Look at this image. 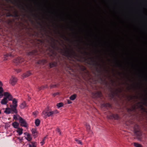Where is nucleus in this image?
<instances>
[{"instance_id": "nucleus-8", "label": "nucleus", "mask_w": 147, "mask_h": 147, "mask_svg": "<svg viewBox=\"0 0 147 147\" xmlns=\"http://www.w3.org/2000/svg\"><path fill=\"white\" fill-rule=\"evenodd\" d=\"M4 96L7 98L8 100H12L13 97L12 95L9 92H5L4 93Z\"/></svg>"}, {"instance_id": "nucleus-25", "label": "nucleus", "mask_w": 147, "mask_h": 147, "mask_svg": "<svg viewBox=\"0 0 147 147\" xmlns=\"http://www.w3.org/2000/svg\"><path fill=\"white\" fill-rule=\"evenodd\" d=\"M135 107L134 106H132L131 108H128L127 109V111L128 112L132 111H135Z\"/></svg>"}, {"instance_id": "nucleus-56", "label": "nucleus", "mask_w": 147, "mask_h": 147, "mask_svg": "<svg viewBox=\"0 0 147 147\" xmlns=\"http://www.w3.org/2000/svg\"><path fill=\"white\" fill-rule=\"evenodd\" d=\"M100 79L101 80H102V78H100Z\"/></svg>"}, {"instance_id": "nucleus-59", "label": "nucleus", "mask_w": 147, "mask_h": 147, "mask_svg": "<svg viewBox=\"0 0 147 147\" xmlns=\"http://www.w3.org/2000/svg\"><path fill=\"white\" fill-rule=\"evenodd\" d=\"M78 66H80V65H78Z\"/></svg>"}, {"instance_id": "nucleus-32", "label": "nucleus", "mask_w": 147, "mask_h": 147, "mask_svg": "<svg viewBox=\"0 0 147 147\" xmlns=\"http://www.w3.org/2000/svg\"><path fill=\"white\" fill-rule=\"evenodd\" d=\"M31 143L32 144V145L30 144H29V147H36V146L35 145V142H31Z\"/></svg>"}, {"instance_id": "nucleus-48", "label": "nucleus", "mask_w": 147, "mask_h": 147, "mask_svg": "<svg viewBox=\"0 0 147 147\" xmlns=\"http://www.w3.org/2000/svg\"><path fill=\"white\" fill-rule=\"evenodd\" d=\"M86 69V68L85 67L83 66V67L82 69V70H85Z\"/></svg>"}, {"instance_id": "nucleus-12", "label": "nucleus", "mask_w": 147, "mask_h": 147, "mask_svg": "<svg viewBox=\"0 0 147 147\" xmlns=\"http://www.w3.org/2000/svg\"><path fill=\"white\" fill-rule=\"evenodd\" d=\"M24 59L23 58L21 57H19L17 58L14 61V62L17 63H22L24 61Z\"/></svg>"}, {"instance_id": "nucleus-1", "label": "nucleus", "mask_w": 147, "mask_h": 147, "mask_svg": "<svg viewBox=\"0 0 147 147\" xmlns=\"http://www.w3.org/2000/svg\"><path fill=\"white\" fill-rule=\"evenodd\" d=\"M51 48H49L51 54L50 56V58L52 60L54 61L49 63V65L50 68L55 67L57 66L58 63H60L61 61V57L58 55L55 51H58L60 49L61 53L64 56L68 58H75L78 57V56L73 49H69L67 48L65 45L66 49L64 48L62 49L60 48L53 41L51 43Z\"/></svg>"}, {"instance_id": "nucleus-58", "label": "nucleus", "mask_w": 147, "mask_h": 147, "mask_svg": "<svg viewBox=\"0 0 147 147\" xmlns=\"http://www.w3.org/2000/svg\"><path fill=\"white\" fill-rule=\"evenodd\" d=\"M131 99H132V97H131Z\"/></svg>"}, {"instance_id": "nucleus-41", "label": "nucleus", "mask_w": 147, "mask_h": 147, "mask_svg": "<svg viewBox=\"0 0 147 147\" xmlns=\"http://www.w3.org/2000/svg\"><path fill=\"white\" fill-rule=\"evenodd\" d=\"M13 118L16 121L18 120V118L15 115H13Z\"/></svg>"}, {"instance_id": "nucleus-54", "label": "nucleus", "mask_w": 147, "mask_h": 147, "mask_svg": "<svg viewBox=\"0 0 147 147\" xmlns=\"http://www.w3.org/2000/svg\"><path fill=\"white\" fill-rule=\"evenodd\" d=\"M117 64L119 65V66L121 67V65L120 64H119V63H118Z\"/></svg>"}, {"instance_id": "nucleus-42", "label": "nucleus", "mask_w": 147, "mask_h": 147, "mask_svg": "<svg viewBox=\"0 0 147 147\" xmlns=\"http://www.w3.org/2000/svg\"><path fill=\"white\" fill-rule=\"evenodd\" d=\"M56 85H51L50 86L51 88H53L55 87H56Z\"/></svg>"}, {"instance_id": "nucleus-4", "label": "nucleus", "mask_w": 147, "mask_h": 147, "mask_svg": "<svg viewBox=\"0 0 147 147\" xmlns=\"http://www.w3.org/2000/svg\"><path fill=\"white\" fill-rule=\"evenodd\" d=\"M17 102V100L14 98L12 100L13 105H10L11 108H12V111H13V112L16 114L18 113V111L16 109V107L18 106Z\"/></svg>"}, {"instance_id": "nucleus-31", "label": "nucleus", "mask_w": 147, "mask_h": 147, "mask_svg": "<svg viewBox=\"0 0 147 147\" xmlns=\"http://www.w3.org/2000/svg\"><path fill=\"white\" fill-rule=\"evenodd\" d=\"M75 140L76 143L79 144H82V142L80 140H79L78 139H77V138H75Z\"/></svg>"}, {"instance_id": "nucleus-38", "label": "nucleus", "mask_w": 147, "mask_h": 147, "mask_svg": "<svg viewBox=\"0 0 147 147\" xmlns=\"http://www.w3.org/2000/svg\"><path fill=\"white\" fill-rule=\"evenodd\" d=\"M45 137L44 138L42 139V141L40 142V144L42 146L45 143L44 141L45 140Z\"/></svg>"}, {"instance_id": "nucleus-22", "label": "nucleus", "mask_w": 147, "mask_h": 147, "mask_svg": "<svg viewBox=\"0 0 147 147\" xmlns=\"http://www.w3.org/2000/svg\"><path fill=\"white\" fill-rule=\"evenodd\" d=\"M79 49H80L79 52L80 54L83 55L84 56H86L88 55V53L86 51H85L84 52H82L81 51L80 48H79Z\"/></svg>"}, {"instance_id": "nucleus-55", "label": "nucleus", "mask_w": 147, "mask_h": 147, "mask_svg": "<svg viewBox=\"0 0 147 147\" xmlns=\"http://www.w3.org/2000/svg\"><path fill=\"white\" fill-rule=\"evenodd\" d=\"M52 39H53V40H54V41L55 40H54V39H53V38H52Z\"/></svg>"}, {"instance_id": "nucleus-2", "label": "nucleus", "mask_w": 147, "mask_h": 147, "mask_svg": "<svg viewBox=\"0 0 147 147\" xmlns=\"http://www.w3.org/2000/svg\"><path fill=\"white\" fill-rule=\"evenodd\" d=\"M58 113L57 110L53 111H50L47 109H45L42 113V115L45 119L47 117L53 116V115Z\"/></svg>"}, {"instance_id": "nucleus-28", "label": "nucleus", "mask_w": 147, "mask_h": 147, "mask_svg": "<svg viewBox=\"0 0 147 147\" xmlns=\"http://www.w3.org/2000/svg\"><path fill=\"white\" fill-rule=\"evenodd\" d=\"M35 124L36 126H38L40 124V120L38 119H36L35 121Z\"/></svg>"}, {"instance_id": "nucleus-46", "label": "nucleus", "mask_w": 147, "mask_h": 147, "mask_svg": "<svg viewBox=\"0 0 147 147\" xmlns=\"http://www.w3.org/2000/svg\"><path fill=\"white\" fill-rule=\"evenodd\" d=\"M71 103V102L69 100H67V103L68 104H70Z\"/></svg>"}, {"instance_id": "nucleus-47", "label": "nucleus", "mask_w": 147, "mask_h": 147, "mask_svg": "<svg viewBox=\"0 0 147 147\" xmlns=\"http://www.w3.org/2000/svg\"><path fill=\"white\" fill-rule=\"evenodd\" d=\"M21 6L22 9L24 10H25V9L24 7L21 5Z\"/></svg>"}, {"instance_id": "nucleus-51", "label": "nucleus", "mask_w": 147, "mask_h": 147, "mask_svg": "<svg viewBox=\"0 0 147 147\" xmlns=\"http://www.w3.org/2000/svg\"><path fill=\"white\" fill-rule=\"evenodd\" d=\"M33 114H34V115H36V113L35 112H33Z\"/></svg>"}, {"instance_id": "nucleus-11", "label": "nucleus", "mask_w": 147, "mask_h": 147, "mask_svg": "<svg viewBox=\"0 0 147 147\" xmlns=\"http://www.w3.org/2000/svg\"><path fill=\"white\" fill-rule=\"evenodd\" d=\"M108 118L110 119H119V116L117 114H112L111 115H110L108 116Z\"/></svg>"}, {"instance_id": "nucleus-49", "label": "nucleus", "mask_w": 147, "mask_h": 147, "mask_svg": "<svg viewBox=\"0 0 147 147\" xmlns=\"http://www.w3.org/2000/svg\"><path fill=\"white\" fill-rule=\"evenodd\" d=\"M3 95H4V94H3V93H1L0 94V96L2 97L3 96Z\"/></svg>"}, {"instance_id": "nucleus-29", "label": "nucleus", "mask_w": 147, "mask_h": 147, "mask_svg": "<svg viewBox=\"0 0 147 147\" xmlns=\"http://www.w3.org/2000/svg\"><path fill=\"white\" fill-rule=\"evenodd\" d=\"M134 145L136 147H142V146L141 144L136 142L134 143Z\"/></svg>"}, {"instance_id": "nucleus-40", "label": "nucleus", "mask_w": 147, "mask_h": 147, "mask_svg": "<svg viewBox=\"0 0 147 147\" xmlns=\"http://www.w3.org/2000/svg\"><path fill=\"white\" fill-rule=\"evenodd\" d=\"M3 88L1 87H0V94L3 93Z\"/></svg>"}, {"instance_id": "nucleus-43", "label": "nucleus", "mask_w": 147, "mask_h": 147, "mask_svg": "<svg viewBox=\"0 0 147 147\" xmlns=\"http://www.w3.org/2000/svg\"><path fill=\"white\" fill-rule=\"evenodd\" d=\"M16 71L17 72V73H19L21 71V70L20 69H16Z\"/></svg>"}, {"instance_id": "nucleus-6", "label": "nucleus", "mask_w": 147, "mask_h": 147, "mask_svg": "<svg viewBox=\"0 0 147 147\" xmlns=\"http://www.w3.org/2000/svg\"><path fill=\"white\" fill-rule=\"evenodd\" d=\"M18 120L21 126L26 127H27V124L25 120L22 117L19 116Z\"/></svg>"}, {"instance_id": "nucleus-37", "label": "nucleus", "mask_w": 147, "mask_h": 147, "mask_svg": "<svg viewBox=\"0 0 147 147\" xmlns=\"http://www.w3.org/2000/svg\"><path fill=\"white\" fill-rule=\"evenodd\" d=\"M86 127L88 131L89 130H90V127L89 125L86 124Z\"/></svg>"}, {"instance_id": "nucleus-21", "label": "nucleus", "mask_w": 147, "mask_h": 147, "mask_svg": "<svg viewBox=\"0 0 147 147\" xmlns=\"http://www.w3.org/2000/svg\"><path fill=\"white\" fill-rule=\"evenodd\" d=\"M102 107H111V104L109 103H103L102 104Z\"/></svg>"}, {"instance_id": "nucleus-45", "label": "nucleus", "mask_w": 147, "mask_h": 147, "mask_svg": "<svg viewBox=\"0 0 147 147\" xmlns=\"http://www.w3.org/2000/svg\"><path fill=\"white\" fill-rule=\"evenodd\" d=\"M59 94V93L58 92H57V93H55L53 94V95L54 96H56V95H58Z\"/></svg>"}, {"instance_id": "nucleus-44", "label": "nucleus", "mask_w": 147, "mask_h": 147, "mask_svg": "<svg viewBox=\"0 0 147 147\" xmlns=\"http://www.w3.org/2000/svg\"><path fill=\"white\" fill-rule=\"evenodd\" d=\"M7 16L8 17H13V15L10 13H9L7 15Z\"/></svg>"}, {"instance_id": "nucleus-57", "label": "nucleus", "mask_w": 147, "mask_h": 147, "mask_svg": "<svg viewBox=\"0 0 147 147\" xmlns=\"http://www.w3.org/2000/svg\"><path fill=\"white\" fill-rule=\"evenodd\" d=\"M1 113V111H0V114Z\"/></svg>"}, {"instance_id": "nucleus-18", "label": "nucleus", "mask_w": 147, "mask_h": 147, "mask_svg": "<svg viewBox=\"0 0 147 147\" xmlns=\"http://www.w3.org/2000/svg\"><path fill=\"white\" fill-rule=\"evenodd\" d=\"M24 134L26 135L27 136V138H26V139L28 141H30L32 138L30 134L27 132H25Z\"/></svg>"}, {"instance_id": "nucleus-36", "label": "nucleus", "mask_w": 147, "mask_h": 147, "mask_svg": "<svg viewBox=\"0 0 147 147\" xmlns=\"http://www.w3.org/2000/svg\"><path fill=\"white\" fill-rule=\"evenodd\" d=\"M45 87L44 86H42L41 87H38V89L39 91L43 90L44 88Z\"/></svg>"}, {"instance_id": "nucleus-3", "label": "nucleus", "mask_w": 147, "mask_h": 147, "mask_svg": "<svg viewBox=\"0 0 147 147\" xmlns=\"http://www.w3.org/2000/svg\"><path fill=\"white\" fill-rule=\"evenodd\" d=\"M134 133L136 135L137 138L139 140L141 139V137L142 135L141 131L139 129L138 125L136 124L134 128Z\"/></svg>"}, {"instance_id": "nucleus-34", "label": "nucleus", "mask_w": 147, "mask_h": 147, "mask_svg": "<svg viewBox=\"0 0 147 147\" xmlns=\"http://www.w3.org/2000/svg\"><path fill=\"white\" fill-rule=\"evenodd\" d=\"M4 56L5 57H13V55L11 53L6 54L4 55Z\"/></svg>"}, {"instance_id": "nucleus-14", "label": "nucleus", "mask_w": 147, "mask_h": 147, "mask_svg": "<svg viewBox=\"0 0 147 147\" xmlns=\"http://www.w3.org/2000/svg\"><path fill=\"white\" fill-rule=\"evenodd\" d=\"M118 92H120V91L118 89H116L115 92H112L110 94V96L111 98H113L114 97L115 95L117 94Z\"/></svg>"}, {"instance_id": "nucleus-30", "label": "nucleus", "mask_w": 147, "mask_h": 147, "mask_svg": "<svg viewBox=\"0 0 147 147\" xmlns=\"http://www.w3.org/2000/svg\"><path fill=\"white\" fill-rule=\"evenodd\" d=\"M13 15V17H19V15L18 14V11H16L14 12V15Z\"/></svg>"}, {"instance_id": "nucleus-52", "label": "nucleus", "mask_w": 147, "mask_h": 147, "mask_svg": "<svg viewBox=\"0 0 147 147\" xmlns=\"http://www.w3.org/2000/svg\"><path fill=\"white\" fill-rule=\"evenodd\" d=\"M33 15L34 16L36 17V15L35 14H33Z\"/></svg>"}, {"instance_id": "nucleus-15", "label": "nucleus", "mask_w": 147, "mask_h": 147, "mask_svg": "<svg viewBox=\"0 0 147 147\" xmlns=\"http://www.w3.org/2000/svg\"><path fill=\"white\" fill-rule=\"evenodd\" d=\"M13 111H12V108L11 109L8 108H6L5 110L4 111V112L7 114H9L10 113H13L12 112Z\"/></svg>"}, {"instance_id": "nucleus-16", "label": "nucleus", "mask_w": 147, "mask_h": 147, "mask_svg": "<svg viewBox=\"0 0 147 147\" xmlns=\"http://www.w3.org/2000/svg\"><path fill=\"white\" fill-rule=\"evenodd\" d=\"M31 131L33 136L35 137H37L38 133L36 130V129H32Z\"/></svg>"}, {"instance_id": "nucleus-53", "label": "nucleus", "mask_w": 147, "mask_h": 147, "mask_svg": "<svg viewBox=\"0 0 147 147\" xmlns=\"http://www.w3.org/2000/svg\"><path fill=\"white\" fill-rule=\"evenodd\" d=\"M44 88H48L47 85H46L45 86H44Z\"/></svg>"}, {"instance_id": "nucleus-10", "label": "nucleus", "mask_w": 147, "mask_h": 147, "mask_svg": "<svg viewBox=\"0 0 147 147\" xmlns=\"http://www.w3.org/2000/svg\"><path fill=\"white\" fill-rule=\"evenodd\" d=\"M94 98H101L102 96V94L100 92H97L95 93H93Z\"/></svg>"}, {"instance_id": "nucleus-26", "label": "nucleus", "mask_w": 147, "mask_h": 147, "mask_svg": "<svg viewBox=\"0 0 147 147\" xmlns=\"http://www.w3.org/2000/svg\"><path fill=\"white\" fill-rule=\"evenodd\" d=\"M58 33L59 34H61V38H62L64 39H65L66 40H67L68 39L67 37H66V36L64 34H61L60 33L59 31H58Z\"/></svg>"}, {"instance_id": "nucleus-17", "label": "nucleus", "mask_w": 147, "mask_h": 147, "mask_svg": "<svg viewBox=\"0 0 147 147\" xmlns=\"http://www.w3.org/2000/svg\"><path fill=\"white\" fill-rule=\"evenodd\" d=\"M31 74V73L30 72V71H27L26 73L24 74L22 76V77L23 78H27L29 76H30Z\"/></svg>"}, {"instance_id": "nucleus-27", "label": "nucleus", "mask_w": 147, "mask_h": 147, "mask_svg": "<svg viewBox=\"0 0 147 147\" xmlns=\"http://www.w3.org/2000/svg\"><path fill=\"white\" fill-rule=\"evenodd\" d=\"M76 94H74L70 97V99L71 100H74L76 98Z\"/></svg>"}, {"instance_id": "nucleus-19", "label": "nucleus", "mask_w": 147, "mask_h": 147, "mask_svg": "<svg viewBox=\"0 0 147 147\" xmlns=\"http://www.w3.org/2000/svg\"><path fill=\"white\" fill-rule=\"evenodd\" d=\"M47 62V61L45 59H42L39 60L38 61L37 63L38 64H44Z\"/></svg>"}, {"instance_id": "nucleus-9", "label": "nucleus", "mask_w": 147, "mask_h": 147, "mask_svg": "<svg viewBox=\"0 0 147 147\" xmlns=\"http://www.w3.org/2000/svg\"><path fill=\"white\" fill-rule=\"evenodd\" d=\"M17 81L16 78L12 76L10 80V83L12 86L14 85L16 83Z\"/></svg>"}, {"instance_id": "nucleus-13", "label": "nucleus", "mask_w": 147, "mask_h": 147, "mask_svg": "<svg viewBox=\"0 0 147 147\" xmlns=\"http://www.w3.org/2000/svg\"><path fill=\"white\" fill-rule=\"evenodd\" d=\"M8 101V100L7 99V98L5 96L3 99L1 100V103L2 105H6L7 104Z\"/></svg>"}, {"instance_id": "nucleus-39", "label": "nucleus", "mask_w": 147, "mask_h": 147, "mask_svg": "<svg viewBox=\"0 0 147 147\" xmlns=\"http://www.w3.org/2000/svg\"><path fill=\"white\" fill-rule=\"evenodd\" d=\"M57 131L59 133V134L61 135V132L60 131V129L58 128H57L56 129Z\"/></svg>"}, {"instance_id": "nucleus-5", "label": "nucleus", "mask_w": 147, "mask_h": 147, "mask_svg": "<svg viewBox=\"0 0 147 147\" xmlns=\"http://www.w3.org/2000/svg\"><path fill=\"white\" fill-rule=\"evenodd\" d=\"M88 59L90 60L91 63L90 62H88V64L89 65H92L96 67L100 66V67L101 66V65L98 63L94 59V58L93 57H89Z\"/></svg>"}, {"instance_id": "nucleus-20", "label": "nucleus", "mask_w": 147, "mask_h": 147, "mask_svg": "<svg viewBox=\"0 0 147 147\" xmlns=\"http://www.w3.org/2000/svg\"><path fill=\"white\" fill-rule=\"evenodd\" d=\"M12 125L15 128H18L19 126V124L18 123L16 122H15L13 123H12Z\"/></svg>"}, {"instance_id": "nucleus-23", "label": "nucleus", "mask_w": 147, "mask_h": 147, "mask_svg": "<svg viewBox=\"0 0 147 147\" xmlns=\"http://www.w3.org/2000/svg\"><path fill=\"white\" fill-rule=\"evenodd\" d=\"M26 106V104L24 102L22 103L19 106L20 108L21 109L24 108Z\"/></svg>"}, {"instance_id": "nucleus-35", "label": "nucleus", "mask_w": 147, "mask_h": 147, "mask_svg": "<svg viewBox=\"0 0 147 147\" xmlns=\"http://www.w3.org/2000/svg\"><path fill=\"white\" fill-rule=\"evenodd\" d=\"M144 102L143 103V104L145 106H147V99L144 98Z\"/></svg>"}, {"instance_id": "nucleus-33", "label": "nucleus", "mask_w": 147, "mask_h": 147, "mask_svg": "<svg viewBox=\"0 0 147 147\" xmlns=\"http://www.w3.org/2000/svg\"><path fill=\"white\" fill-rule=\"evenodd\" d=\"M57 106L59 108L63 106V103L62 102L59 103L57 104Z\"/></svg>"}, {"instance_id": "nucleus-24", "label": "nucleus", "mask_w": 147, "mask_h": 147, "mask_svg": "<svg viewBox=\"0 0 147 147\" xmlns=\"http://www.w3.org/2000/svg\"><path fill=\"white\" fill-rule=\"evenodd\" d=\"M23 129L18 128L17 132L18 134L19 135H21L22 134Z\"/></svg>"}, {"instance_id": "nucleus-50", "label": "nucleus", "mask_w": 147, "mask_h": 147, "mask_svg": "<svg viewBox=\"0 0 147 147\" xmlns=\"http://www.w3.org/2000/svg\"><path fill=\"white\" fill-rule=\"evenodd\" d=\"M3 86V84L2 82L0 81V86Z\"/></svg>"}, {"instance_id": "nucleus-7", "label": "nucleus", "mask_w": 147, "mask_h": 147, "mask_svg": "<svg viewBox=\"0 0 147 147\" xmlns=\"http://www.w3.org/2000/svg\"><path fill=\"white\" fill-rule=\"evenodd\" d=\"M38 54V51L36 50H34L27 53V54L28 55L32 57H34L37 55Z\"/></svg>"}]
</instances>
